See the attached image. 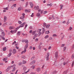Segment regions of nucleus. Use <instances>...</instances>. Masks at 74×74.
Instances as JSON below:
<instances>
[{"label": "nucleus", "mask_w": 74, "mask_h": 74, "mask_svg": "<svg viewBox=\"0 0 74 74\" xmlns=\"http://www.w3.org/2000/svg\"><path fill=\"white\" fill-rule=\"evenodd\" d=\"M11 67H12V66H8L7 69L6 70V72H8L10 70V69L11 68Z\"/></svg>", "instance_id": "nucleus-1"}, {"label": "nucleus", "mask_w": 74, "mask_h": 74, "mask_svg": "<svg viewBox=\"0 0 74 74\" xmlns=\"http://www.w3.org/2000/svg\"><path fill=\"white\" fill-rule=\"evenodd\" d=\"M26 24V22H24L22 24H21L20 25V27H24V25H25Z\"/></svg>", "instance_id": "nucleus-2"}, {"label": "nucleus", "mask_w": 74, "mask_h": 74, "mask_svg": "<svg viewBox=\"0 0 74 74\" xmlns=\"http://www.w3.org/2000/svg\"><path fill=\"white\" fill-rule=\"evenodd\" d=\"M15 29V27L14 26H10L9 27V30H13Z\"/></svg>", "instance_id": "nucleus-3"}, {"label": "nucleus", "mask_w": 74, "mask_h": 74, "mask_svg": "<svg viewBox=\"0 0 74 74\" xmlns=\"http://www.w3.org/2000/svg\"><path fill=\"white\" fill-rule=\"evenodd\" d=\"M47 57L46 58V60L47 61V60H49V53H47Z\"/></svg>", "instance_id": "nucleus-4"}, {"label": "nucleus", "mask_w": 74, "mask_h": 74, "mask_svg": "<svg viewBox=\"0 0 74 74\" xmlns=\"http://www.w3.org/2000/svg\"><path fill=\"white\" fill-rule=\"evenodd\" d=\"M16 53V50L15 49H14L12 51V53L13 54H15Z\"/></svg>", "instance_id": "nucleus-5"}, {"label": "nucleus", "mask_w": 74, "mask_h": 74, "mask_svg": "<svg viewBox=\"0 0 74 74\" xmlns=\"http://www.w3.org/2000/svg\"><path fill=\"white\" fill-rule=\"evenodd\" d=\"M55 57L56 58L58 57V51H56L55 53Z\"/></svg>", "instance_id": "nucleus-6"}, {"label": "nucleus", "mask_w": 74, "mask_h": 74, "mask_svg": "<svg viewBox=\"0 0 74 74\" xmlns=\"http://www.w3.org/2000/svg\"><path fill=\"white\" fill-rule=\"evenodd\" d=\"M35 63H36V60H34L30 63V65H32V64H34Z\"/></svg>", "instance_id": "nucleus-7"}, {"label": "nucleus", "mask_w": 74, "mask_h": 74, "mask_svg": "<svg viewBox=\"0 0 74 74\" xmlns=\"http://www.w3.org/2000/svg\"><path fill=\"white\" fill-rule=\"evenodd\" d=\"M34 9L35 10H39V6H37V7H35L34 8Z\"/></svg>", "instance_id": "nucleus-8"}, {"label": "nucleus", "mask_w": 74, "mask_h": 74, "mask_svg": "<svg viewBox=\"0 0 74 74\" xmlns=\"http://www.w3.org/2000/svg\"><path fill=\"white\" fill-rule=\"evenodd\" d=\"M29 4L31 5V8H33V4L32 2H29Z\"/></svg>", "instance_id": "nucleus-9"}, {"label": "nucleus", "mask_w": 74, "mask_h": 74, "mask_svg": "<svg viewBox=\"0 0 74 74\" xmlns=\"http://www.w3.org/2000/svg\"><path fill=\"white\" fill-rule=\"evenodd\" d=\"M26 52V49H24V51H22V52L21 53V55H22L23 54V53H25V52Z\"/></svg>", "instance_id": "nucleus-10"}, {"label": "nucleus", "mask_w": 74, "mask_h": 74, "mask_svg": "<svg viewBox=\"0 0 74 74\" xmlns=\"http://www.w3.org/2000/svg\"><path fill=\"white\" fill-rule=\"evenodd\" d=\"M27 47H28V44H27L25 45L24 47V49H27Z\"/></svg>", "instance_id": "nucleus-11"}, {"label": "nucleus", "mask_w": 74, "mask_h": 74, "mask_svg": "<svg viewBox=\"0 0 74 74\" xmlns=\"http://www.w3.org/2000/svg\"><path fill=\"white\" fill-rule=\"evenodd\" d=\"M7 19V16H4V22H6Z\"/></svg>", "instance_id": "nucleus-12"}, {"label": "nucleus", "mask_w": 74, "mask_h": 74, "mask_svg": "<svg viewBox=\"0 0 74 74\" xmlns=\"http://www.w3.org/2000/svg\"><path fill=\"white\" fill-rule=\"evenodd\" d=\"M36 70L38 72L39 71H40L41 69H40V68H38L36 69Z\"/></svg>", "instance_id": "nucleus-13"}, {"label": "nucleus", "mask_w": 74, "mask_h": 74, "mask_svg": "<svg viewBox=\"0 0 74 74\" xmlns=\"http://www.w3.org/2000/svg\"><path fill=\"white\" fill-rule=\"evenodd\" d=\"M47 5L48 6H50V7H52V3H51L50 4H47Z\"/></svg>", "instance_id": "nucleus-14"}, {"label": "nucleus", "mask_w": 74, "mask_h": 74, "mask_svg": "<svg viewBox=\"0 0 74 74\" xmlns=\"http://www.w3.org/2000/svg\"><path fill=\"white\" fill-rule=\"evenodd\" d=\"M1 35L2 36H5V33H4V32H2Z\"/></svg>", "instance_id": "nucleus-15"}, {"label": "nucleus", "mask_w": 74, "mask_h": 74, "mask_svg": "<svg viewBox=\"0 0 74 74\" xmlns=\"http://www.w3.org/2000/svg\"><path fill=\"white\" fill-rule=\"evenodd\" d=\"M7 59H8V58L5 57L3 59V61H4V62H5V61H6V60H7Z\"/></svg>", "instance_id": "nucleus-16"}, {"label": "nucleus", "mask_w": 74, "mask_h": 74, "mask_svg": "<svg viewBox=\"0 0 74 74\" xmlns=\"http://www.w3.org/2000/svg\"><path fill=\"white\" fill-rule=\"evenodd\" d=\"M21 58L23 59H25L26 58V56L25 55H23L21 56Z\"/></svg>", "instance_id": "nucleus-17"}, {"label": "nucleus", "mask_w": 74, "mask_h": 74, "mask_svg": "<svg viewBox=\"0 0 74 74\" xmlns=\"http://www.w3.org/2000/svg\"><path fill=\"white\" fill-rule=\"evenodd\" d=\"M12 55V53H10L8 55V57H10L11 56V55Z\"/></svg>", "instance_id": "nucleus-18"}, {"label": "nucleus", "mask_w": 74, "mask_h": 74, "mask_svg": "<svg viewBox=\"0 0 74 74\" xmlns=\"http://www.w3.org/2000/svg\"><path fill=\"white\" fill-rule=\"evenodd\" d=\"M15 69H16L15 67H14L13 68L12 70V72H13V71H15Z\"/></svg>", "instance_id": "nucleus-19"}, {"label": "nucleus", "mask_w": 74, "mask_h": 74, "mask_svg": "<svg viewBox=\"0 0 74 74\" xmlns=\"http://www.w3.org/2000/svg\"><path fill=\"white\" fill-rule=\"evenodd\" d=\"M63 7V5H60V10L62 9Z\"/></svg>", "instance_id": "nucleus-20"}, {"label": "nucleus", "mask_w": 74, "mask_h": 74, "mask_svg": "<svg viewBox=\"0 0 74 74\" xmlns=\"http://www.w3.org/2000/svg\"><path fill=\"white\" fill-rule=\"evenodd\" d=\"M43 26V27H46V26H47V24H46V23H44Z\"/></svg>", "instance_id": "nucleus-21"}, {"label": "nucleus", "mask_w": 74, "mask_h": 74, "mask_svg": "<svg viewBox=\"0 0 74 74\" xmlns=\"http://www.w3.org/2000/svg\"><path fill=\"white\" fill-rule=\"evenodd\" d=\"M48 37H49V35H47L45 37V39H47V38H48Z\"/></svg>", "instance_id": "nucleus-22"}, {"label": "nucleus", "mask_w": 74, "mask_h": 74, "mask_svg": "<svg viewBox=\"0 0 74 74\" xmlns=\"http://www.w3.org/2000/svg\"><path fill=\"white\" fill-rule=\"evenodd\" d=\"M41 32H39V33H38V37H40V36H41Z\"/></svg>", "instance_id": "nucleus-23"}, {"label": "nucleus", "mask_w": 74, "mask_h": 74, "mask_svg": "<svg viewBox=\"0 0 74 74\" xmlns=\"http://www.w3.org/2000/svg\"><path fill=\"white\" fill-rule=\"evenodd\" d=\"M23 69L24 71H26V70L27 69V68H26V67L25 66L23 67Z\"/></svg>", "instance_id": "nucleus-24"}, {"label": "nucleus", "mask_w": 74, "mask_h": 74, "mask_svg": "<svg viewBox=\"0 0 74 74\" xmlns=\"http://www.w3.org/2000/svg\"><path fill=\"white\" fill-rule=\"evenodd\" d=\"M36 33V31H34L32 33V35H34V34H35V33Z\"/></svg>", "instance_id": "nucleus-25"}, {"label": "nucleus", "mask_w": 74, "mask_h": 74, "mask_svg": "<svg viewBox=\"0 0 74 74\" xmlns=\"http://www.w3.org/2000/svg\"><path fill=\"white\" fill-rule=\"evenodd\" d=\"M7 49L6 47H5L3 49V51H5Z\"/></svg>", "instance_id": "nucleus-26"}, {"label": "nucleus", "mask_w": 74, "mask_h": 74, "mask_svg": "<svg viewBox=\"0 0 74 74\" xmlns=\"http://www.w3.org/2000/svg\"><path fill=\"white\" fill-rule=\"evenodd\" d=\"M25 41L26 44H28V43L29 42V41H28V40H25Z\"/></svg>", "instance_id": "nucleus-27"}, {"label": "nucleus", "mask_w": 74, "mask_h": 74, "mask_svg": "<svg viewBox=\"0 0 74 74\" xmlns=\"http://www.w3.org/2000/svg\"><path fill=\"white\" fill-rule=\"evenodd\" d=\"M10 32L12 33V34H14V30H12L10 31Z\"/></svg>", "instance_id": "nucleus-28"}, {"label": "nucleus", "mask_w": 74, "mask_h": 74, "mask_svg": "<svg viewBox=\"0 0 74 74\" xmlns=\"http://www.w3.org/2000/svg\"><path fill=\"white\" fill-rule=\"evenodd\" d=\"M31 68L32 69H34V68H35V66L33 65L32 66H31Z\"/></svg>", "instance_id": "nucleus-29"}, {"label": "nucleus", "mask_w": 74, "mask_h": 74, "mask_svg": "<svg viewBox=\"0 0 74 74\" xmlns=\"http://www.w3.org/2000/svg\"><path fill=\"white\" fill-rule=\"evenodd\" d=\"M36 16H40V13H38L36 14Z\"/></svg>", "instance_id": "nucleus-30"}, {"label": "nucleus", "mask_w": 74, "mask_h": 74, "mask_svg": "<svg viewBox=\"0 0 74 74\" xmlns=\"http://www.w3.org/2000/svg\"><path fill=\"white\" fill-rule=\"evenodd\" d=\"M45 32V28H43V33H44Z\"/></svg>", "instance_id": "nucleus-31"}, {"label": "nucleus", "mask_w": 74, "mask_h": 74, "mask_svg": "<svg viewBox=\"0 0 74 74\" xmlns=\"http://www.w3.org/2000/svg\"><path fill=\"white\" fill-rule=\"evenodd\" d=\"M20 18L21 19H24V18H25V16H21Z\"/></svg>", "instance_id": "nucleus-32"}, {"label": "nucleus", "mask_w": 74, "mask_h": 74, "mask_svg": "<svg viewBox=\"0 0 74 74\" xmlns=\"http://www.w3.org/2000/svg\"><path fill=\"white\" fill-rule=\"evenodd\" d=\"M17 29H14L13 30V31H14V33H16V32H17Z\"/></svg>", "instance_id": "nucleus-33"}, {"label": "nucleus", "mask_w": 74, "mask_h": 74, "mask_svg": "<svg viewBox=\"0 0 74 74\" xmlns=\"http://www.w3.org/2000/svg\"><path fill=\"white\" fill-rule=\"evenodd\" d=\"M67 70L64 72V74H67Z\"/></svg>", "instance_id": "nucleus-34"}, {"label": "nucleus", "mask_w": 74, "mask_h": 74, "mask_svg": "<svg viewBox=\"0 0 74 74\" xmlns=\"http://www.w3.org/2000/svg\"><path fill=\"white\" fill-rule=\"evenodd\" d=\"M25 12L26 13H27V12H29V10L27 9H25Z\"/></svg>", "instance_id": "nucleus-35"}, {"label": "nucleus", "mask_w": 74, "mask_h": 74, "mask_svg": "<svg viewBox=\"0 0 74 74\" xmlns=\"http://www.w3.org/2000/svg\"><path fill=\"white\" fill-rule=\"evenodd\" d=\"M45 33L46 34H49V31H46L45 32Z\"/></svg>", "instance_id": "nucleus-36"}, {"label": "nucleus", "mask_w": 74, "mask_h": 74, "mask_svg": "<svg viewBox=\"0 0 74 74\" xmlns=\"http://www.w3.org/2000/svg\"><path fill=\"white\" fill-rule=\"evenodd\" d=\"M28 2H27L26 3V5H25V7H26L27 5H28Z\"/></svg>", "instance_id": "nucleus-37"}, {"label": "nucleus", "mask_w": 74, "mask_h": 74, "mask_svg": "<svg viewBox=\"0 0 74 74\" xmlns=\"http://www.w3.org/2000/svg\"><path fill=\"white\" fill-rule=\"evenodd\" d=\"M26 63V61H25L23 60V64H25V63Z\"/></svg>", "instance_id": "nucleus-38"}, {"label": "nucleus", "mask_w": 74, "mask_h": 74, "mask_svg": "<svg viewBox=\"0 0 74 74\" xmlns=\"http://www.w3.org/2000/svg\"><path fill=\"white\" fill-rule=\"evenodd\" d=\"M38 48L39 49H41V46L40 45H39L38 46Z\"/></svg>", "instance_id": "nucleus-39"}, {"label": "nucleus", "mask_w": 74, "mask_h": 74, "mask_svg": "<svg viewBox=\"0 0 74 74\" xmlns=\"http://www.w3.org/2000/svg\"><path fill=\"white\" fill-rule=\"evenodd\" d=\"M3 9H4V10H8V8L6 7V8H3Z\"/></svg>", "instance_id": "nucleus-40"}, {"label": "nucleus", "mask_w": 74, "mask_h": 74, "mask_svg": "<svg viewBox=\"0 0 74 74\" xmlns=\"http://www.w3.org/2000/svg\"><path fill=\"white\" fill-rule=\"evenodd\" d=\"M20 27H21L20 26H18V27H16V28L15 29H16V30H18L19 28H20Z\"/></svg>", "instance_id": "nucleus-41"}, {"label": "nucleus", "mask_w": 74, "mask_h": 74, "mask_svg": "<svg viewBox=\"0 0 74 74\" xmlns=\"http://www.w3.org/2000/svg\"><path fill=\"white\" fill-rule=\"evenodd\" d=\"M41 29H38V30L37 32H40L41 31Z\"/></svg>", "instance_id": "nucleus-42"}, {"label": "nucleus", "mask_w": 74, "mask_h": 74, "mask_svg": "<svg viewBox=\"0 0 74 74\" xmlns=\"http://www.w3.org/2000/svg\"><path fill=\"white\" fill-rule=\"evenodd\" d=\"M17 34L18 36H20V31L18 32L17 33Z\"/></svg>", "instance_id": "nucleus-43"}, {"label": "nucleus", "mask_w": 74, "mask_h": 74, "mask_svg": "<svg viewBox=\"0 0 74 74\" xmlns=\"http://www.w3.org/2000/svg\"><path fill=\"white\" fill-rule=\"evenodd\" d=\"M27 24H26L25 25V27L24 28V29H26V28L27 27Z\"/></svg>", "instance_id": "nucleus-44"}, {"label": "nucleus", "mask_w": 74, "mask_h": 74, "mask_svg": "<svg viewBox=\"0 0 74 74\" xmlns=\"http://www.w3.org/2000/svg\"><path fill=\"white\" fill-rule=\"evenodd\" d=\"M53 37H57V35L56 34H53L52 36Z\"/></svg>", "instance_id": "nucleus-45"}, {"label": "nucleus", "mask_w": 74, "mask_h": 74, "mask_svg": "<svg viewBox=\"0 0 74 74\" xmlns=\"http://www.w3.org/2000/svg\"><path fill=\"white\" fill-rule=\"evenodd\" d=\"M49 26H50V25L49 24L47 25L46 26V28H48L49 27Z\"/></svg>", "instance_id": "nucleus-46"}, {"label": "nucleus", "mask_w": 74, "mask_h": 74, "mask_svg": "<svg viewBox=\"0 0 74 74\" xmlns=\"http://www.w3.org/2000/svg\"><path fill=\"white\" fill-rule=\"evenodd\" d=\"M29 71H30V70L29 69H28V70L27 71L25 72V73L27 74L28 73V72H29Z\"/></svg>", "instance_id": "nucleus-47"}, {"label": "nucleus", "mask_w": 74, "mask_h": 74, "mask_svg": "<svg viewBox=\"0 0 74 74\" xmlns=\"http://www.w3.org/2000/svg\"><path fill=\"white\" fill-rule=\"evenodd\" d=\"M74 61L73 62L72 64V67H73V66H74Z\"/></svg>", "instance_id": "nucleus-48"}, {"label": "nucleus", "mask_w": 74, "mask_h": 74, "mask_svg": "<svg viewBox=\"0 0 74 74\" xmlns=\"http://www.w3.org/2000/svg\"><path fill=\"white\" fill-rule=\"evenodd\" d=\"M37 34H35V35H34V37H35V38H36V37H37Z\"/></svg>", "instance_id": "nucleus-49"}, {"label": "nucleus", "mask_w": 74, "mask_h": 74, "mask_svg": "<svg viewBox=\"0 0 74 74\" xmlns=\"http://www.w3.org/2000/svg\"><path fill=\"white\" fill-rule=\"evenodd\" d=\"M18 11H21V8L19 7L18 8Z\"/></svg>", "instance_id": "nucleus-50"}, {"label": "nucleus", "mask_w": 74, "mask_h": 74, "mask_svg": "<svg viewBox=\"0 0 74 74\" xmlns=\"http://www.w3.org/2000/svg\"><path fill=\"white\" fill-rule=\"evenodd\" d=\"M35 58V57L34 56H33V57L31 58V60H33L34 58Z\"/></svg>", "instance_id": "nucleus-51"}, {"label": "nucleus", "mask_w": 74, "mask_h": 74, "mask_svg": "<svg viewBox=\"0 0 74 74\" xmlns=\"http://www.w3.org/2000/svg\"><path fill=\"white\" fill-rule=\"evenodd\" d=\"M12 66V67H15L16 66V65L15 64H14L13 66Z\"/></svg>", "instance_id": "nucleus-52"}, {"label": "nucleus", "mask_w": 74, "mask_h": 74, "mask_svg": "<svg viewBox=\"0 0 74 74\" xmlns=\"http://www.w3.org/2000/svg\"><path fill=\"white\" fill-rule=\"evenodd\" d=\"M18 22L19 24H21L22 23V22L21 21H18Z\"/></svg>", "instance_id": "nucleus-53"}, {"label": "nucleus", "mask_w": 74, "mask_h": 74, "mask_svg": "<svg viewBox=\"0 0 74 74\" xmlns=\"http://www.w3.org/2000/svg\"><path fill=\"white\" fill-rule=\"evenodd\" d=\"M29 28L30 29H33V27L32 26H30L29 27Z\"/></svg>", "instance_id": "nucleus-54"}, {"label": "nucleus", "mask_w": 74, "mask_h": 74, "mask_svg": "<svg viewBox=\"0 0 74 74\" xmlns=\"http://www.w3.org/2000/svg\"><path fill=\"white\" fill-rule=\"evenodd\" d=\"M38 41V38H36L35 39V41L36 42H37Z\"/></svg>", "instance_id": "nucleus-55"}, {"label": "nucleus", "mask_w": 74, "mask_h": 74, "mask_svg": "<svg viewBox=\"0 0 74 74\" xmlns=\"http://www.w3.org/2000/svg\"><path fill=\"white\" fill-rule=\"evenodd\" d=\"M65 46V44H62L61 45V47H64Z\"/></svg>", "instance_id": "nucleus-56"}, {"label": "nucleus", "mask_w": 74, "mask_h": 74, "mask_svg": "<svg viewBox=\"0 0 74 74\" xmlns=\"http://www.w3.org/2000/svg\"><path fill=\"white\" fill-rule=\"evenodd\" d=\"M66 47H65L64 48V51H66Z\"/></svg>", "instance_id": "nucleus-57"}, {"label": "nucleus", "mask_w": 74, "mask_h": 74, "mask_svg": "<svg viewBox=\"0 0 74 74\" xmlns=\"http://www.w3.org/2000/svg\"><path fill=\"white\" fill-rule=\"evenodd\" d=\"M19 66H21V65H22V62H20L18 64Z\"/></svg>", "instance_id": "nucleus-58"}, {"label": "nucleus", "mask_w": 74, "mask_h": 74, "mask_svg": "<svg viewBox=\"0 0 74 74\" xmlns=\"http://www.w3.org/2000/svg\"><path fill=\"white\" fill-rule=\"evenodd\" d=\"M74 54H73L72 55L71 58H72V59H74Z\"/></svg>", "instance_id": "nucleus-59"}, {"label": "nucleus", "mask_w": 74, "mask_h": 74, "mask_svg": "<svg viewBox=\"0 0 74 74\" xmlns=\"http://www.w3.org/2000/svg\"><path fill=\"white\" fill-rule=\"evenodd\" d=\"M49 39L50 40H53V38H52V37H50L49 38Z\"/></svg>", "instance_id": "nucleus-60"}, {"label": "nucleus", "mask_w": 74, "mask_h": 74, "mask_svg": "<svg viewBox=\"0 0 74 74\" xmlns=\"http://www.w3.org/2000/svg\"><path fill=\"white\" fill-rule=\"evenodd\" d=\"M30 49H33V47L31 46L29 47Z\"/></svg>", "instance_id": "nucleus-61"}, {"label": "nucleus", "mask_w": 74, "mask_h": 74, "mask_svg": "<svg viewBox=\"0 0 74 74\" xmlns=\"http://www.w3.org/2000/svg\"><path fill=\"white\" fill-rule=\"evenodd\" d=\"M16 42V41H15L13 42L12 43V45H14V44H15Z\"/></svg>", "instance_id": "nucleus-62"}, {"label": "nucleus", "mask_w": 74, "mask_h": 74, "mask_svg": "<svg viewBox=\"0 0 74 74\" xmlns=\"http://www.w3.org/2000/svg\"><path fill=\"white\" fill-rule=\"evenodd\" d=\"M32 32H33V30H31L29 31V33L30 34L32 33Z\"/></svg>", "instance_id": "nucleus-63"}, {"label": "nucleus", "mask_w": 74, "mask_h": 74, "mask_svg": "<svg viewBox=\"0 0 74 74\" xmlns=\"http://www.w3.org/2000/svg\"><path fill=\"white\" fill-rule=\"evenodd\" d=\"M64 35L61 38V40H63V38H64Z\"/></svg>", "instance_id": "nucleus-64"}]
</instances>
